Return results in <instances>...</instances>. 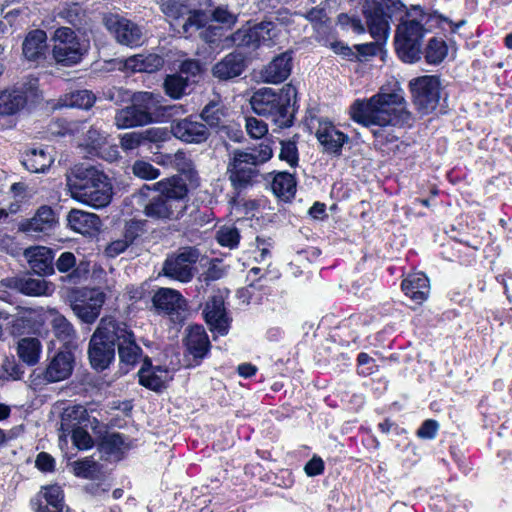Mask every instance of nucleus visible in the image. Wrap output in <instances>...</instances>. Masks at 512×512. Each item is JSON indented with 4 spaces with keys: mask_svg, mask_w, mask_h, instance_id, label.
Listing matches in <instances>:
<instances>
[{
    "mask_svg": "<svg viewBox=\"0 0 512 512\" xmlns=\"http://www.w3.org/2000/svg\"><path fill=\"white\" fill-rule=\"evenodd\" d=\"M351 118L367 127L379 145L393 143L399 139L394 127L409 125L412 114L399 92L377 93L367 100L357 99L350 107Z\"/></svg>",
    "mask_w": 512,
    "mask_h": 512,
    "instance_id": "nucleus-1",
    "label": "nucleus"
},
{
    "mask_svg": "<svg viewBox=\"0 0 512 512\" xmlns=\"http://www.w3.org/2000/svg\"><path fill=\"white\" fill-rule=\"evenodd\" d=\"M118 349L120 362L133 366L142 355V348L136 343V337L131 328L123 321L113 317H103L92 334L88 357L91 366L103 371L115 359V348Z\"/></svg>",
    "mask_w": 512,
    "mask_h": 512,
    "instance_id": "nucleus-2",
    "label": "nucleus"
},
{
    "mask_svg": "<svg viewBox=\"0 0 512 512\" xmlns=\"http://www.w3.org/2000/svg\"><path fill=\"white\" fill-rule=\"evenodd\" d=\"M187 183L180 176L144 185L138 192V204L146 217L156 221L180 219L187 208Z\"/></svg>",
    "mask_w": 512,
    "mask_h": 512,
    "instance_id": "nucleus-3",
    "label": "nucleus"
},
{
    "mask_svg": "<svg viewBox=\"0 0 512 512\" xmlns=\"http://www.w3.org/2000/svg\"><path fill=\"white\" fill-rule=\"evenodd\" d=\"M66 186L74 200L93 208L106 207L112 200L113 186L109 177L88 163L76 164L67 171Z\"/></svg>",
    "mask_w": 512,
    "mask_h": 512,
    "instance_id": "nucleus-4",
    "label": "nucleus"
},
{
    "mask_svg": "<svg viewBox=\"0 0 512 512\" xmlns=\"http://www.w3.org/2000/svg\"><path fill=\"white\" fill-rule=\"evenodd\" d=\"M297 90L292 84H286L279 90L260 88L250 99L253 111L270 120L279 128H289L295 119Z\"/></svg>",
    "mask_w": 512,
    "mask_h": 512,
    "instance_id": "nucleus-5",
    "label": "nucleus"
},
{
    "mask_svg": "<svg viewBox=\"0 0 512 512\" xmlns=\"http://www.w3.org/2000/svg\"><path fill=\"white\" fill-rule=\"evenodd\" d=\"M273 150L261 143L245 150L234 149L229 153L227 174L232 187L241 192L252 186L259 175L258 167L271 159Z\"/></svg>",
    "mask_w": 512,
    "mask_h": 512,
    "instance_id": "nucleus-6",
    "label": "nucleus"
},
{
    "mask_svg": "<svg viewBox=\"0 0 512 512\" xmlns=\"http://www.w3.org/2000/svg\"><path fill=\"white\" fill-rule=\"evenodd\" d=\"M399 19L395 33V49L401 60L414 63L420 60L422 54V41L427 30L423 20L427 14L421 6L413 5Z\"/></svg>",
    "mask_w": 512,
    "mask_h": 512,
    "instance_id": "nucleus-7",
    "label": "nucleus"
},
{
    "mask_svg": "<svg viewBox=\"0 0 512 512\" xmlns=\"http://www.w3.org/2000/svg\"><path fill=\"white\" fill-rule=\"evenodd\" d=\"M293 22L287 9H279L254 26L242 27L231 35L233 45L255 50L260 45L270 46L278 36L277 25L289 26Z\"/></svg>",
    "mask_w": 512,
    "mask_h": 512,
    "instance_id": "nucleus-8",
    "label": "nucleus"
},
{
    "mask_svg": "<svg viewBox=\"0 0 512 512\" xmlns=\"http://www.w3.org/2000/svg\"><path fill=\"white\" fill-rule=\"evenodd\" d=\"M88 427L96 431L99 421L91 417L83 405L66 407L61 414L60 445H66L67 437H70L75 448H93L94 442L87 431Z\"/></svg>",
    "mask_w": 512,
    "mask_h": 512,
    "instance_id": "nucleus-9",
    "label": "nucleus"
},
{
    "mask_svg": "<svg viewBox=\"0 0 512 512\" xmlns=\"http://www.w3.org/2000/svg\"><path fill=\"white\" fill-rule=\"evenodd\" d=\"M42 100L38 79L28 76L12 87L0 91V112L12 116L23 109H29Z\"/></svg>",
    "mask_w": 512,
    "mask_h": 512,
    "instance_id": "nucleus-10",
    "label": "nucleus"
},
{
    "mask_svg": "<svg viewBox=\"0 0 512 512\" xmlns=\"http://www.w3.org/2000/svg\"><path fill=\"white\" fill-rule=\"evenodd\" d=\"M54 46L52 50L56 63L70 67L81 62L88 51V44L81 40L75 32L68 27H60L54 33Z\"/></svg>",
    "mask_w": 512,
    "mask_h": 512,
    "instance_id": "nucleus-11",
    "label": "nucleus"
},
{
    "mask_svg": "<svg viewBox=\"0 0 512 512\" xmlns=\"http://www.w3.org/2000/svg\"><path fill=\"white\" fill-rule=\"evenodd\" d=\"M405 8L400 0H376L364 9L366 23L371 36L377 41H385L389 34V19Z\"/></svg>",
    "mask_w": 512,
    "mask_h": 512,
    "instance_id": "nucleus-12",
    "label": "nucleus"
},
{
    "mask_svg": "<svg viewBox=\"0 0 512 512\" xmlns=\"http://www.w3.org/2000/svg\"><path fill=\"white\" fill-rule=\"evenodd\" d=\"M199 257L200 252L197 248L181 247L167 255L162 264V274L181 283H188L197 273L196 263Z\"/></svg>",
    "mask_w": 512,
    "mask_h": 512,
    "instance_id": "nucleus-13",
    "label": "nucleus"
},
{
    "mask_svg": "<svg viewBox=\"0 0 512 512\" xmlns=\"http://www.w3.org/2000/svg\"><path fill=\"white\" fill-rule=\"evenodd\" d=\"M413 103L422 115L433 112L440 100L441 85L439 78L425 75L410 81Z\"/></svg>",
    "mask_w": 512,
    "mask_h": 512,
    "instance_id": "nucleus-14",
    "label": "nucleus"
},
{
    "mask_svg": "<svg viewBox=\"0 0 512 512\" xmlns=\"http://www.w3.org/2000/svg\"><path fill=\"white\" fill-rule=\"evenodd\" d=\"M106 296L103 292L92 290H76L69 295L70 306L74 314L86 324H92L99 317Z\"/></svg>",
    "mask_w": 512,
    "mask_h": 512,
    "instance_id": "nucleus-15",
    "label": "nucleus"
},
{
    "mask_svg": "<svg viewBox=\"0 0 512 512\" xmlns=\"http://www.w3.org/2000/svg\"><path fill=\"white\" fill-rule=\"evenodd\" d=\"M161 11L171 21L178 22L182 18L183 23L181 27L184 34L191 35L193 31L201 29L209 21V16L206 12L202 10L191 11L179 0L164 1L161 4Z\"/></svg>",
    "mask_w": 512,
    "mask_h": 512,
    "instance_id": "nucleus-16",
    "label": "nucleus"
},
{
    "mask_svg": "<svg viewBox=\"0 0 512 512\" xmlns=\"http://www.w3.org/2000/svg\"><path fill=\"white\" fill-rule=\"evenodd\" d=\"M104 24L121 45L137 47L144 41L143 28L130 19L110 14L104 18Z\"/></svg>",
    "mask_w": 512,
    "mask_h": 512,
    "instance_id": "nucleus-17",
    "label": "nucleus"
},
{
    "mask_svg": "<svg viewBox=\"0 0 512 512\" xmlns=\"http://www.w3.org/2000/svg\"><path fill=\"white\" fill-rule=\"evenodd\" d=\"M0 284L25 296L40 297L50 295L53 291L52 283L42 276L33 277L31 273H20L1 279Z\"/></svg>",
    "mask_w": 512,
    "mask_h": 512,
    "instance_id": "nucleus-18",
    "label": "nucleus"
},
{
    "mask_svg": "<svg viewBox=\"0 0 512 512\" xmlns=\"http://www.w3.org/2000/svg\"><path fill=\"white\" fill-rule=\"evenodd\" d=\"M152 302L159 312L171 316L173 322L180 323L184 320L187 304L186 300L177 290L160 288L154 294Z\"/></svg>",
    "mask_w": 512,
    "mask_h": 512,
    "instance_id": "nucleus-19",
    "label": "nucleus"
},
{
    "mask_svg": "<svg viewBox=\"0 0 512 512\" xmlns=\"http://www.w3.org/2000/svg\"><path fill=\"white\" fill-rule=\"evenodd\" d=\"M203 316L212 332H217L222 336L228 333L231 319L227 315L224 297L219 291L214 292L208 298L203 309Z\"/></svg>",
    "mask_w": 512,
    "mask_h": 512,
    "instance_id": "nucleus-20",
    "label": "nucleus"
},
{
    "mask_svg": "<svg viewBox=\"0 0 512 512\" xmlns=\"http://www.w3.org/2000/svg\"><path fill=\"white\" fill-rule=\"evenodd\" d=\"M171 133L177 139L188 144H201L210 137L208 127L203 122L194 120L192 116L174 120L171 124Z\"/></svg>",
    "mask_w": 512,
    "mask_h": 512,
    "instance_id": "nucleus-21",
    "label": "nucleus"
},
{
    "mask_svg": "<svg viewBox=\"0 0 512 512\" xmlns=\"http://www.w3.org/2000/svg\"><path fill=\"white\" fill-rule=\"evenodd\" d=\"M75 363L74 354L70 350L58 351L49 361L47 367L38 377L42 376L47 383H55L69 378Z\"/></svg>",
    "mask_w": 512,
    "mask_h": 512,
    "instance_id": "nucleus-22",
    "label": "nucleus"
},
{
    "mask_svg": "<svg viewBox=\"0 0 512 512\" xmlns=\"http://www.w3.org/2000/svg\"><path fill=\"white\" fill-rule=\"evenodd\" d=\"M65 275L60 277L61 282L69 285H78L87 278L89 273L88 264L80 261L77 263L72 252L66 251L54 261V269Z\"/></svg>",
    "mask_w": 512,
    "mask_h": 512,
    "instance_id": "nucleus-23",
    "label": "nucleus"
},
{
    "mask_svg": "<svg viewBox=\"0 0 512 512\" xmlns=\"http://www.w3.org/2000/svg\"><path fill=\"white\" fill-rule=\"evenodd\" d=\"M315 136L323 152L334 156H340L343 145L349 141L348 135L338 130L330 121H319Z\"/></svg>",
    "mask_w": 512,
    "mask_h": 512,
    "instance_id": "nucleus-24",
    "label": "nucleus"
},
{
    "mask_svg": "<svg viewBox=\"0 0 512 512\" xmlns=\"http://www.w3.org/2000/svg\"><path fill=\"white\" fill-rule=\"evenodd\" d=\"M183 341L187 354L192 356L194 366L200 364L211 348L209 337L200 325L190 326Z\"/></svg>",
    "mask_w": 512,
    "mask_h": 512,
    "instance_id": "nucleus-25",
    "label": "nucleus"
},
{
    "mask_svg": "<svg viewBox=\"0 0 512 512\" xmlns=\"http://www.w3.org/2000/svg\"><path fill=\"white\" fill-rule=\"evenodd\" d=\"M167 132L161 128H149L144 131L124 133L120 137V145L124 151H132L148 143L166 140Z\"/></svg>",
    "mask_w": 512,
    "mask_h": 512,
    "instance_id": "nucleus-26",
    "label": "nucleus"
},
{
    "mask_svg": "<svg viewBox=\"0 0 512 512\" xmlns=\"http://www.w3.org/2000/svg\"><path fill=\"white\" fill-rule=\"evenodd\" d=\"M24 255L35 274L39 276L54 274V254L52 249L44 246L30 247L25 250Z\"/></svg>",
    "mask_w": 512,
    "mask_h": 512,
    "instance_id": "nucleus-27",
    "label": "nucleus"
},
{
    "mask_svg": "<svg viewBox=\"0 0 512 512\" xmlns=\"http://www.w3.org/2000/svg\"><path fill=\"white\" fill-rule=\"evenodd\" d=\"M245 68V56L239 51H233L213 66L212 74L219 80H229L240 76Z\"/></svg>",
    "mask_w": 512,
    "mask_h": 512,
    "instance_id": "nucleus-28",
    "label": "nucleus"
},
{
    "mask_svg": "<svg viewBox=\"0 0 512 512\" xmlns=\"http://www.w3.org/2000/svg\"><path fill=\"white\" fill-rule=\"evenodd\" d=\"M292 69V53L286 51L274 57L272 61L264 67L261 76L264 82L281 83L286 80Z\"/></svg>",
    "mask_w": 512,
    "mask_h": 512,
    "instance_id": "nucleus-29",
    "label": "nucleus"
},
{
    "mask_svg": "<svg viewBox=\"0 0 512 512\" xmlns=\"http://www.w3.org/2000/svg\"><path fill=\"white\" fill-rule=\"evenodd\" d=\"M68 226L82 235L99 232L102 222L98 215L79 209H72L67 215Z\"/></svg>",
    "mask_w": 512,
    "mask_h": 512,
    "instance_id": "nucleus-30",
    "label": "nucleus"
},
{
    "mask_svg": "<svg viewBox=\"0 0 512 512\" xmlns=\"http://www.w3.org/2000/svg\"><path fill=\"white\" fill-rule=\"evenodd\" d=\"M168 370L162 366H153L150 358L143 360L138 371L139 383L153 391H159L164 387Z\"/></svg>",
    "mask_w": 512,
    "mask_h": 512,
    "instance_id": "nucleus-31",
    "label": "nucleus"
},
{
    "mask_svg": "<svg viewBox=\"0 0 512 512\" xmlns=\"http://www.w3.org/2000/svg\"><path fill=\"white\" fill-rule=\"evenodd\" d=\"M35 512H62L64 495L59 485H50L43 488L36 501H32Z\"/></svg>",
    "mask_w": 512,
    "mask_h": 512,
    "instance_id": "nucleus-32",
    "label": "nucleus"
},
{
    "mask_svg": "<svg viewBox=\"0 0 512 512\" xmlns=\"http://www.w3.org/2000/svg\"><path fill=\"white\" fill-rule=\"evenodd\" d=\"M46 49L47 35L40 29L30 31L22 44L23 55L29 61L43 60Z\"/></svg>",
    "mask_w": 512,
    "mask_h": 512,
    "instance_id": "nucleus-33",
    "label": "nucleus"
},
{
    "mask_svg": "<svg viewBox=\"0 0 512 512\" xmlns=\"http://www.w3.org/2000/svg\"><path fill=\"white\" fill-rule=\"evenodd\" d=\"M132 104L138 112L144 114L148 123L159 120L161 96L151 92H139L132 97Z\"/></svg>",
    "mask_w": 512,
    "mask_h": 512,
    "instance_id": "nucleus-34",
    "label": "nucleus"
},
{
    "mask_svg": "<svg viewBox=\"0 0 512 512\" xmlns=\"http://www.w3.org/2000/svg\"><path fill=\"white\" fill-rule=\"evenodd\" d=\"M402 290L416 304L424 302L430 291L429 279L422 273L409 275L402 281Z\"/></svg>",
    "mask_w": 512,
    "mask_h": 512,
    "instance_id": "nucleus-35",
    "label": "nucleus"
},
{
    "mask_svg": "<svg viewBox=\"0 0 512 512\" xmlns=\"http://www.w3.org/2000/svg\"><path fill=\"white\" fill-rule=\"evenodd\" d=\"M200 118L208 129L216 131L228 122L227 109L221 101L212 100L203 107Z\"/></svg>",
    "mask_w": 512,
    "mask_h": 512,
    "instance_id": "nucleus-36",
    "label": "nucleus"
},
{
    "mask_svg": "<svg viewBox=\"0 0 512 512\" xmlns=\"http://www.w3.org/2000/svg\"><path fill=\"white\" fill-rule=\"evenodd\" d=\"M164 59L157 54H137L126 59L125 66L133 72L153 73L161 69Z\"/></svg>",
    "mask_w": 512,
    "mask_h": 512,
    "instance_id": "nucleus-37",
    "label": "nucleus"
},
{
    "mask_svg": "<svg viewBox=\"0 0 512 512\" xmlns=\"http://www.w3.org/2000/svg\"><path fill=\"white\" fill-rule=\"evenodd\" d=\"M55 223V213L49 206H41L33 218L23 225V230L28 233H45Z\"/></svg>",
    "mask_w": 512,
    "mask_h": 512,
    "instance_id": "nucleus-38",
    "label": "nucleus"
},
{
    "mask_svg": "<svg viewBox=\"0 0 512 512\" xmlns=\"http://www.w3.org/2000/svg\"><path fill=\"white\" fill-rule=\"evenodd\" d=\"M53 161L51 154L45 149L33 148L25 154L22 164L32 173H41L48 169Z\"/></svg>",
    "mask_w": 512,
    "mask_h": 512,
    "instance_id": "nucleus-39",
    "label": "nucleus"
},
{
    "mask_svg": "<svg viewBox=\"0 0 512 512\" xmlns=\"http://www.w3.org/2000/svg\"><path fill=\"white\" fill-rule=\"evenodd\" d=\"M271 189L276 197L283 201H289L295 196L296 180L288 172H279L271 182Z\"/></svg>",
    "mask_w": 512,
    "mask_h": 512,
    "instance_id": "nucleus-40",
    "label": "nucleus"
},
{
    "mask_svg": "<svg viewBox=\"0 0 512 512\" xmlns=\"http://www.w3.org/2000/svg\"><path fill=\"white\" fill-rule=\"evenodd\" d=\"M41 342L35 337H25L17 343V355L28 366H34L40 359Z\"/></svg>",
    "mask_w": 512,
    "mask_h": 512,
    "instance_id": "nucleus-41",
    "label": "nucleus"
},
{
    "mask_svg": "<svg viewBox=\"0 0 512 512\" xmlns=\"http://www.w3.org/2000/svg\"><path fill=\"white\" fill-rule=\"evenodd\" d=\"M114 124L118 129H127L149 124L144 118V114L131 105L116 111L114 116Z\"/></svg>",
    "mask_w": 512,
    "mask_h": 512,
    "instance_id": "nucleus-42",
    "label": "nucleus"
},
{
    "mask_svg": "<svg viewBox=\"0 0 512 512\" xmlns=\"http://www.w3.org/2000/svg\"><path fill=\"white\" fill-rule=\"evenodd\" d=\"M173 167L180 173V177L190 184H196L198 181V174L195 170L194 163L191 156L184 151L178 150L171 160Z\"/></svg>",
    "mask_w": 512,
    "mask_h": 512,
    "instance_id": "nucleus-43",
    "label": "nucleus"
},
{
    "mask_svg": "<svg viewBox=\"0 0 512 512\" xmlns=\"http://www.w3.org/2000/svg\"><path fill=\"white\" fill-rule=\"evenodd\" d=\"M189 86L190 79L178 73L167 75L163 82L165 94L172 99H180L186 95Z\"/></svg>",
    "mask_w": 512,
    "mask_h": 512,
    "instance_id": "nucleus-44",
    "label": "nucleus"
},
{
    "mask_svg": "<svg viewBox=\"0 0 512 512\" xmlns=\"http://www.w3.org/2000/svg\"><path fill=\"white\" fill-rule=\"evenodd\" d=\"M95 436L100 440L99 448H121L125 446L128 448L129 444L126 442L128 437L119 432H110L104 425L99 422V427L93 431Z\"/></svg>",
    "mask_w": 512,
    "mask_h": 512,
    "instance_id": "nucleus-45",
    "label": "nucleus"
},
{
    "mask_svg": "<svg viewBox=\"0 0 512 512\" xmlns=\"http://www.w3.org/2000/svg\"><path fill=\"white\" fill-rule=\"evenodd\" d=\"M71 465L77 477L90 480H100L102 478V466L91 458L74 461Z\"/></svg>",
    "mask_w": 512,
    "mask_h": 512,
    "instance_id": "nucleus-46",
    "label": "nucleus"
},
{
    "mask_svg": "<svg viewBox=\"0 0 512 512\" xmlns=\"http://www.w3.org/2000/svg\"><path fill=\"white\" fill-rule=\"evenodd\" d=\"M58 16L78 30L86 24V12L78 3L67 4L59 11Z\"/></svg>",
    "mask_w": 512,
    "mask_h": 512,
    "instance_id": "nucleus-47",
    "label": "nucleus"
},
{
    "mask_svg": "<svg viewBox=\"0 0 512 512\" xmlns=\"http://www.w3.org/2000/svg\"><path fill=\"white\" fill-rule=\"evenodd\" d=\"M302 16L313 24V27L317 33V39L319 41H321L320 36L322 34L329 33L331 29L330 19L327 16V12L324 8L314 7Z\"/></svg>",
    "mask_w": 512,
    "mask_h": 512,
    "instance_id": "nucleus-48",
    "label": "nucleus"
},
{
    "mask_svg": "<svg viewBox=\"0 0 512 512\" xmlns=\"http://www.w3.org/2000/svg\"><path fill=\"white\" fill-rule=\"evenodd\" d=\"M56 337L65 344H70L76 337L73 325L61 314H56L51 322Z\"/></svg>",
    "mask_w": 512,
    "mask_h": 512,
    "instance_id": "nucleus-49",
    "label": "nucleus"
},
{
    "mask_svg": "<svg viewBox=\"0 0 512 512\" xmlns=\"http://www.w3.org/2000/svg\"><path fill=\"white\" fill-rule=\"evenodd\" d=\"M448 53L446 42L436 37L431 38L424 52L425 59L429 64L441 63Z\"/></svg>",
    "mask_w": 512,
    "mask_h": 512,
    "instance_id": "nucleus-50",
    "label": "nucleus"
},
{
    "mask_svg": "<svg viewBox=\"0 0 512 512\" xmlns=\"http://www.w3.org/2000/svg\"><path fill=\"white\" fill-rule=\"evenodd\" d=\"M24 374L23 366L11 356H5L0 366V379L20 380Z\"/></svg>",
    "mask_w": 512,
    "mask_h": 512,
    "instance_id": "nucleus-51",
    "label": "nucleus"
},
{
    "mask_svg": "<svg viewBox=\"0 0 512 512\" xmlns=\"http://www.w3.org/2000/svg\"><path fill=\"white\" fill-rule=\"evenodd\" d=\"M96 97L90 90H76L67 95L66 105L81 109H89L95 103Z\"/></svg>",
    "mask_w": 512,
    "mask_h": 512,
    "instance_id": "nucleus-52",
    "label": "nucleus"
},
{
    "mask_svg": "<svg viewBox=\"0 0 512 512\" xmlns=\"http://www.w3.org/2000/svg\"><path fill=\"white\" fill-rule=\"evenodd\" d=\"M133 174L143 180H154L160 176V170L149 162L137 160L132 165Z\"/></svg>",
    "mask_w": 512,
    "mask_h": 512,
    "instance_id": "nucleus-53",
    "label": "nucleus"
},
{
    "mask_svg": "<svg viewBox=\"0 0 512 512\" xmlns=\"http://www.w3.org/2000/svg\"><path fill=\"white\" fill-rule=\"evenodd\" d=\"M240 239L239 231L234 226H223L217 232V241L221 246L235 248Z\"/></svg>",
    "mask_w": 512,
    "mask_h": 512,
    "instance_id": "nucleus-54",
    "label": "nucleus"
},
{
    "mask_svg": "<svg viewBox=\"0 0 512 512\" xmlns=\"http://www.w3.org/2000/svg\"><path fill=\"white\" fill-rule=\"evenodd\" d=\"M280 144L279 158L286 161L291 167H295L299 160L296 140H281Z\"/></svg>",
    "mask_w": 512,
    "mask_h": 512,
    "instance_id": "nucleus-55",
    "label": "nucleus"
},
{
    "mask_svg": "<svg viewBox=\"0 0 512 512\" xmlns=\"http://www.w3.org/2000/svg\"><path fill=\"white\" fill-rule=\"evenodd\" d=\"M246 130L252 138L260 139L267 134L268 125L255 117H247Z\"/></svg>",
    "mask_w": 512,
    "mask_h": 512,
    "instance_id": "nucleus-56",
    "label": "nucleus"
},
{
    "mask_svg": "<svg viewBox=\"0 0 512 512\" xmlns=\"http://www.w3.org/2000/svg\"><path fill=\"white\" fill-rule=\"evenodd\" d=\"M143 232L144 222L139 220H130L125 225L124 239L131 245Z\"/></svg>",
    "mask_w": 512,
    "mask_h": 512,
    "instance_id": "nucleus-57",
    "label": "nucleus"
},
{
    "mask_svg": "<svg viewBox=\"0 0 512 512\" xmlns=\"http://www.w3.org/2000/svg\"><path fill=\"white\" fill-rule=\"evenodd\" d=\"M103 97L116 105H120L130 98V92L121 87H110L103 91Z\"/></svg>",
    "mask_w": 512,
    "mask_h": 512,
    "instance_id": "nucleus-58",
    "label": "nucleus"
},
{
    "mask_svg": "<svg viewBox=\"0 0 512 512\" xmlns=\"http://www.w3.org/2000/svg\"><path fill=\"white\" fill-rule=\"evenodd\" d=\"M439 423L433 419L425 420L418 428L416 434L421 439H433L436 437Z\"/></svg>",
    "mask_w": 512,
    "mask_h": 512,
    "instance_id": "nucleus-59",
    "label": "nucleus"
},
{
    "mask_svg": "<svg viewBox=\"0 0 512 512\" xmlns=\"http://www.w3.org/2000/svg\"><path fill=\"white\" fill-rule=\"evenodd\" d=\"M208 16H210L208 14ZM205 30L201 32V37L207 43H215L222 36V27L214 24L209 17L208 23L203 27Z\"/></svg>",
    "mask_w": 512,
    "mask_h": 512,
    "instance_id": "nucleus-60",
    "label": "nucleus"
},
{
    "mask_svg": "<svg viewBox=\"0 0 512 512\" xmlns=\"http://www.w3.org/2000/svg\"><path fill=\"white\" fill-rule=\"evenodd\" d=\"M338 23L342 27L351 28L355 33L361 34L365 31L362 21L357 17H350L347 14H340L338 16Z\"/></svg>",
    "mask_w": 512,
    "mask_h": 512,
    "instance_id": "nucleus-61",
    "label": "nucleus"
},
{
    "mask_svg": "<svg viewBox=\"0 0 512 512\" xmlns=\"http://www.w3.org/2000/svg\"><path fill=\"white\" fill-rule=\"evenodd\" d=\"M201 72V64L198 60L187 59L183 61L180 65V70L178 74H182L184 77L190 76L195 77L199 75Z\"/></svg>",
    "mask_w": 512,
    "mask_h": 512,
    "instance_id": "nucleus-62",
    "label": "nucleus"
},
{
    "mask_svg": "<svg viewBox=\"0 0 512 512\" xmlns=\"http://www.w3.org/2000/svg\"><path fill=\"white\" fill-rule=\"evenodd\" d=\"M324 461L321 457L314 455L304 466V471L307 476L314 477L323 473Z\"/></svg>",
    "mask_w": 512,
    "mask_h": 512,
    "instance_id": "nucleus-63",
    "label": "nucleus"
},
{
    "mask_svg": "<svg viewBox=\"0 0 512 512\" xmlns=\"http://www.w3.org/2000/svg\"><path fill=\"white\" fill-rule=\"evenodd\" d=\"M217 133L221 135V137H227L228 139L234 142H240L243 138V132L240 128L230 125L227 122L216 130Z\"/></svg>",
    "mask_w": 512,
    "mask_h": 512,
    "instance_id": "nucleus-64",
    "label": "nucleus"
}]
</instances>
